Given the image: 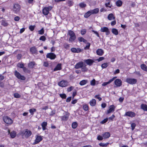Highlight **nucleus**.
Masks as SVG:
<instances>
[{"label": "nucleus", "mask_w": 147, "mask_h": 147, "mask_svg": "<svg viewBox=\"0 0 147 147\" xmlns=\"http://www.w3.org/2000/svg\"><path fill=\"white\" fill-rule=\"evenodd\" d=\"M107 18L110 20H115V17L114 16L113 14L112 13H110L108 15Z\"/></svg>", "instance_id": "23"}, {"label": "nucleus", "mask_w": 147, "mask_h": 147, "mask_svg": "<svg viewBox=\"0 0 147 147\" xmlns=\"http://www.w3.org/2000/svg\"><path fill=\"white\" fill-rule=\"evenodd\" d=\"M86 29H83V30H82L81 31V34L82 35H84L86 33Z\"/></svg>", "instance_id": "55"}, {"label": "nucleus", "mask_w": 147, "mask_h": 147, "mask_svg": "<svg viewBox=\"0 0 147 147\" xmlns=\"http://www.w3.org/2000/svg\"><path fill=\"white\" fill-rule=\"evenodd\" d=\"M108 118H106L105 119H104V120H103L102 121H101L100 122V123L102 124H103L105 123H106L108 121Z\"/></svg>", "instance_id": "53"}, {"label": "nucleus", "mask_w": 147, "mask_h": 147, "mask_svg": "<svg viewBox=\"0 0 147 147\" xmlns=\"http://www.w3.org/2000/svg\"><path fill=\"white\" fill-rule=\"evenodd\" d=\"M9 134H10L11 137L12 138H14L16 136V133L15 131H13L10 132L9 130L8 131Z\"/></svg>", "instance_id": "19"}, {"label": "nucleus", "mask_w": 147, "mask_h": 147, "mask_svg": "<svg viewBox=\"0 0 147 147\" xmlns=\"http://www.w3.org/2000/svg\"><path fill=\"white\" fill-rule=\"evenodd\" d=\"M103 137L100 135L98 136L97 139L99 140H102L103 139Z\"/></svg>", "instance_id": "57"}, {"label": "nucleus", "mask_w": 147, "mask_h": 147, "mask_svg": "<svg viewBox=\"0 0 147 147\" xmlns=\"http://www.w3.org/2000/svg\"><path fill=\"white\" fill-rule=\"evenodd\" d=\"M20 6L18 3H15L14 4L13 11L15 13H18L20 11Z\"/></svg>", "instance_id": "2"}, {"label": "nucleus", "mask_w": 147, "mask_h": 147, "mask_svg": "<svg viewBox=\"0 0 147 147\" xmlns=\"http://www.w3.org/2000/svg\"><path fill=\"white\" fill-rule=\"evenodd\" d=\"M100 31L102 32H105L107 35H108L110 34V32L108 28L106 27H103L101 28Z\"/></svg>", "instance_id": "11"}, {"label": "nucleus", "mask_w": 147, "mask_h": 147, "mask_svg": "<svg viewBox=\"0 0 147 147\" xmlns=\"http://www.w3.org/2000/svg\"><path fill=\"white\" fill-rule=\"evenodd\" d=\"M3 120L5 123L8 124H11L13 122L12 120L7 116L4 117Z\"/></svg>", "instance_id": "4"}, {"label": "nucleus", "mask_w": 147, "mask_h": 147, "mask_svg": "<svg viewBox=\"0 0 147 147\" xmlns=\"http://www.w3.org/2000/svg\"><path fill=\"white\" fill-rule=\"evenodd\" d=\"M90 44L89 43H87L86 46L84 47L85 49H89L90 46Z\"/></svg>", "instance_id": "52"}, {"label": "nucleus", "mask_w": 147, "mask_h": 147, "mask_svg": "<svg viewBox=\"0 0 147 147\" xmlns=\"http://www.w3.org/2000/svg\"><path fill=\"white\" fill-rule=\"evenodd\" d=\"M84 62H86V64L89 66L91 65L94 62V61L91 59H88L84 60Z\"/></svg>", "instance_id": "17"}, {"label": "nucleus", "mask_w": 147, "mask_h": 147, "mask_svg": "<svg viewBox=\"0 0 147 147\" xmlns=\"http://www.w3.org/2000/svg\"><path fill=\"white\" fill-rule=\"evenodd\" d=\"M77 123L76 122H73L72 124V128L75 129L77 127Z\"/></svg>", "instance_id": "39"}, {"label": "nucleus", "mask_w": 147, "mask_h": 147, "mask_svg": "<svg viewBox=\"0 0 147 147\" xmlns=\"http://www.w3.org/2000/svg\"><path fill=\"white\" fill-rule=\"evenodd\" d=\"M1 24L2 25L4 26H6L8 25V24L4 20H2L1 22Z\"/></svg>", "instance_id": "42"}, {"label": "nucleus", "mask_w": 147, "mask_h": 147, "mask_svg": "<svg viewBox=\"0 0 147 147\" xmlns=\"http://www.w3.org/2000/svg\"><path fill=\"white\" fill-rule=\"evenodd\" d=\"M69 114L67 112H65L63 116L61 117V120L63 121H66L69 118Z\"/></svg>", "instance_id": "7"}, {"label": "nucleus", "mask_w": 147, "mask_h": 147, "mask_svg": "<svg viewBox=\"0 0 147 147\" xmlns=\"http://www.w3.org/2000/svg\"><path fill=\"white\" fill-rule=\"evenodd\" d=\"M83 109L85 111H87L88 109V107L87 105H85L83 106Z\"/></svg>", "instance_id": "48"}, {"label": "nucleus", "mask_w": 147, "mask_h": 147, "mask_svg": "<svg viewBox=\"0 0 147 147\" xmlns=\"http://www.w3.org/2000/svg\"><path fill=\"white\" fill-rule=\"evenodd\" d=\"M68 34L70 37L69 39V41L70 42H72L74 41L76 39V36L74 33L71 30H69L68 32Z\"/></svg>", "instance_id": "1"}, {"label": "nucleus", "mask_w": 147, "mask_h": 147, "mask_svg": "<svg viewBox=\"0 0 147 147\" xmlns=\"http://www.w3.org/2000/svg\"><path fill=\"white\" fill-rule=\"evenodd\" d=\"M141 108L144 111H147V105L142 104L141 105Z\"/></svg>", "instance_id": "28"}, {"label": "nucleus", "mask_w": 147, "mask_h": 147, "mask_svg": "<svg viewBox=\"0 0 147 147\" xmlns=\"http://www.w3.org/2000/svg\"><path fill=\"white\" fill-rule=\"evenodd\" d=\"M20 19V17L17 16L15 17L14 20L16 21H18Z\"/></svg>", "instance_id": "61"}, {"label": "nucleus", "mask_w": 147, "mask_h": 147, "mask_svg": "<svg viewBox=\"0 0 147 147\" xmlns=\"http://www.w3.org/2000/svg\"><path fill=\"white\" fill-rule=\"evenodd\" d=\"M22 134L23 136H24L26 138H28L31 135L32 132L30 131L28 129H26L22 131Z\"/></svg>", "instance_id": "3"}, {"label": "nucleus", "mask_w": 147, "mask_h": 147, "mask_svg": "<svg viewBox=\"0 0 147 147\" xmlns=\"http://www.w3.org/2000/svg\"><path fill=\"white\" fill-rule=\"evenodd\" d=\"M136 125L135 123H132L131 124V127L132 130H133L135 129Z\"/></svg>", "instance_id": "56"}, {"label": "nucleus", "mask_w": 147, "mask_h": 147, "mask_svg": "<svg viewBox=\"0 0 147 147\" xmlns=\"http://www.w3.org/2000/svg\"><path fill=\"white\" fill-rule=\"evenodd\" d=\"M89 104L91 106H94L96 104V101L94 99H92L90 101Z\"/></svg>", "instance_id": "21"}, {"label": "nucleus", "mask_w": 147, "mask_h": 147, "mask_svg": "<svg viewBox=\"0 0 147 147\" xmlns=\"http://www.w3.org/2000/svg\"><path fill=\"white\" fill-rule=\"evenodd\" d=\"M108 65V64L107 63H104L102 64L101 67L102 68H105L107 67Z\"/></svg>", "instance_id": "44"}, {"label": "nucleus", "mask_w": 147, "mask_h": 147, "mask_svg": "<svg viewBox=\"0 0 147 147\" xmlns=\"http://www.w3.org/2000/svg\"><path fill=\"white\" fill-rule=\"evenodd\" d=\"M76 53H79L82 51V50L79 48L76 49Z\"/></svg>", "instance_id": "62"}, {"label": "nucleus", "mask_w": 147, "mask_h": 147, "mask_svg": "<svg viewBox=\"0 0 147 147\" xmlns=\"http://www.w3.org/2000/svg\"><path fill=\"white\" fill-rule=\"evenodd\" d=\"M63 46L65 48L67 49L69 47V44L67 43H65L64 44Z\"/></svg>", "instance_id": "60"}, {"label": "nucleus", "mask_w": 147, "mask_h": 147, "mask_svg": "<svg viewBox=\"0 0 147 147\" xmlns=\"http://www.w3.org/2000/svg\"><path fill=\"white\" fill-rule=\"evenodd\" d=\"M22 69L24 71L25 73H30V71L24 67Z\"/></svg>", "instance_id": "38"}, {"label": "nucleus", "mask_w": 147, "mask_h": 147, "mask_svg": "<svg viewBox=\"0 0 147 147\" xmlns=\"http://www.w3.org/2000/svg\"><path fill=\"white\" fill-rule=\"evenodd\" d=\"M43 65L45 67H47L49 65L48 63L47 62H44L43 64Z\"/></svg>", "instance_id": "63"}, {"label": "nucleus", "mask_w": 147, "mask_h": 147, "mask_svg": "<svg viewBox=\"0 0 147 147\" xmlns=\"http://www.w3.org/2000/svg\"><path fill=\"white\" fill-rule=\"evenodd\" d=\"M38 34L42 35L44 33V30L43 28H42L40 30L38 31Z\"/></svg>", "instance_id": "45"}, {"label": "nucleus", "mask_w": 147, "mask_h": 147, "mask_svg": "<svg viewBox=\"0 0 147 147\" xmlns=\"http://www.w3.org/2000/svg\"><path fill=\"white\" fill-rule=\"evenodd\" d=\"M30 113H31V114L32 115H33L34 114V112H35L36 111V110L35 109H30L29 110Z\"/></svg>", "instance_id": "37"}, {"label": "nucleus", "mask_w": 147, "mask_h": 147, "mask_svg": "<svg viewBox=\"0 0 147 147\" xmlns=\"http://www.w3.org/2000/svg\"><path fill=\"white\" fill-rule=\"evenodd\" d=\"M71 51L73 53H76V48H72L71 49Z\"/></svg>", "instance_id": "59"}, {"label": "nucleus", "mask_w": 147, "mask_h": 147, "mask_svg": "<svg viewBox=\"0 0 147 147\" xmlns=\"http://www.w3.org/2000/svg\"><path fill=\"white\" fill-rule=\"evenodd\" d=\"M14 74L16 77L18 79L22 80H24L25 79V77L23 76L20 74L17 71H15Z\"/></svg>", "instance_id": "6"}, {"label": "nucleus", "mask_w": 147, "mask_h": 147, "mask_svg": "<svg viewBox=\"0 0 147 147\" xmlns=\"http://www.w3.org/2000/svg\"><path fill=\"white\" fill-rule=\"evenodd\" d=\"M110 136V134L109 132H105L102 134V137L104 139L108 138Z\"/></svg>", "instance_id": "18"}, {"label": "nucleus", "mask_w": 147, "mask_h": 147, "mask_svg": "<svg viewBox=\"0 0 147 147\" xmlns=\"http://www.w3.org/2000/svg\"><path fill=\"white\" fill-rule=\"evenodd\" d=\"M68 82L66 80H63L58 83V85L60 86L61 87H65L68 85Z\"/></svg>", "instance_id": "9"}, {"label": "nucleus", "mask_w": 147, "mask_h": 147, "mask_svg": "<svg viewBox=\"0 0 147 147\" xmlns=\"http://www.w3.org/2000/svg\"><path fill=\"white\" fill-rule=\"evenodd\" d=\"M52 8V7L50 6L44 8L42 11L43 14L45 15H47L49 13V11L51 10Z\"/></svg>", "instance_id": "8"}, {"label": "nucleus", "mask_w": 147, "mask_h": 147, "mask_svg": "<svg viewBox=\"0 0 147 147\" xmlns=\"http://www.w3.org/2000/svg\"><path fill=\"white\" fill-rule=\"evenodd\" d=\"M99 96V95H96L94 96V98L98 99L100 101L102 100V98Z\"/></svg>", "instance_id": "50"}, {"label": "nucleus", "mask_w": 147, "mask_h": 147, "mask_svg": "<svg viewBox=\"0 0 147 147\" xmlns=\"http://www.w3.org/2000/svg\"><path fill=\"white\" fill-rule=\"evenodd\" d=\"M116 4L117 6L120 7L122 4V2L121 0H118L116 2Z\"/></svg>", "instance_id": "31"}, {"label": "nucleus", "mask_w": 147, "mask_h": 147, "mask_svg": "<svg viewBox=\"0 0 147 147\" xmlns=\"http://www.w3.org/2000/svg\"><path fill=\"white\" fill-rule=\"evenodd\" d=\"M59 96L61 98H65L66 97V96L65 94H60Z\"/></svg>", "instance_id": "51"}, {"label": "nucleus", "mask_w": 147, "mask_h": 147, "mask_svg": "<svg viewBox=\"0 0 147 147\" xmlns=\"http://www.w3.org/2000/svg\"><path fill=\"white\" fill-rule=\"evenodd\" d=\"M90 85L92 86H94L95 85V80L94 79L90 81Z\"/></svg>", "instance_id": "49"}, {"label": "nucleus", "mask_w": 147, "mask_h": 147, "mask_svg": "<svg viewBox=\"0 0 147 147\" xmlns=\"http://www.w3.org/2000/svg\"><path fill=\"white\" fill-rule=\"evenodd\" d=\"M35 27V26H30L29 27V29L31 31H33Z\"/></svg>", "instance_id": "54"}, {"label": "nucleus", "mask_w": 147, "mask_h": 147, "mask_svg": "<svg viewBox=\"0 0 147 147\" xmlns=\"http://www.w3.org/2000/svg\"><path fill=\"white\" fill-rule=\"evenodd\" d=\"M39 40L43 41H45L46 40V38L44 36H41L39 38Z\"/></svg>", "instance_id": "43"}, {"label": "nucleus", "mask_w": 147, "mask_h": 147, "mask_svg": "<svg viewBox=\"0 0 147 147\" xmlns=\"http://www.w3.org/2000/svg\"><path fill=\"white\" fill-rule=\"evenodd\" d=\"M13 95L14 97L16 98H19L21 97V95L17 93L14 94Z\"/></svg>", "instance_id": "40"}, {"label": "nucleus", "mask_w": 147, "mask_h": 147, "mask_svg": "<svg viewBox=\"0 0 147 147\" xmlns=\"http://www.w3.org/2000/svg\"><path fill=\"white\" fill-rule=\"evenodd\" d=\"M141 67L143 70L147 71V66L145 64H142L141 65Z\"/></svg>", "instance_id": "29"}, {"label": "nucleus", "mask_w": 147, "mask_h": 147, "mask_svg": "<svg viewBox=\"0 0 147 147\" xmlns=\"http://www.w3.org/2000/svg\"><path fill=\"white\" fill-rule=\"evenodd\" d=\"M81 8H83L85 7L86 5V4L84 3H82L79 4Z\"/></svg>", "instance_id": "47"}, {"label": "nucleus", "mask_w": 147, "mask_h": 147, "mask_svg": "<svg viewBox=\"0 0 147 147\" xmlns=\"http://www.w3.org/2000/svg\"><path fill=\"white\" fill-rule=\"evenodd\" d=\"M61 64H58L57 65L56 67L54 68V71L59 70L61 69Z\"/></svg>", "instance_id": "24"}, {"label": "nucleus", "mask_w": 147, "mask_h": 147, "mask_svg": "<svg viewBox=\"0 0 147 147\" xmlns=\"http://www.w3.org/2000/svg\"><path fill=\"white\" fill-rule=\"evenodd\" d=\"M99 11V9L98 8H96L93 10H90V12L92 14H94L97 13Z\"/></svg>", "instance_id": "25"}, {"label": "nucleus", "mask_w": 147, "mask_h": 147, "mask_svg": "<svg viewBox=\"0 0 147 147\" xmlns=\"http://www.w3.org/2000/svg\"><path fill=\"white\" fill-rule=\"evenodd\" d=\"M30 51L32 53H37V51L36 48L34 47H31L30 49Z\"/></svg>", "instance_id": "26"}, {"label": "nucleus", "mask_w": 147, "mask_h": 147, "mask_svg": "<svg viewBox=\"0 0 147 147\" xmlns=\"http://www.w3.org/2000/svg\"><path fill=\"white\" fill-rule=\"evenodd\" d=\"M74 88V87L73 86H71L67 89V92H69L71 91Z\"/></svg>", "instance_id": "58"}, {"label": "nucleus", "mask_w": 147, "mask_h": 147, "mask_svg": "<svg viewBox=\"0 0 147 147\" xmlns=\"http://www.w3.org/2000/svg\"><path fill=\"white\" fill-rule=\"evenodd\" d=\"M56 55L53 53H49L46 55L47 58L50 59H54L56 58Z\"/></svg>", "instance_id": "10"}, {"label": "nucleus", "mask_w": 147, "mask_h": 147, "mask_svg": "<svg viewBox=\"0 0 147 147\" xmlns=\"http://www.w3.org/2000/svg\"><path fill=\"white\" fill-rule=\"evenodd\" d=\"M105 6L106 7H109V8H111L112 7V5L110 4L109 2L108 3H106L105 4Z\"/></svg>", "instance_id": "46"}, {"label": "nucleus", "mask_w": 147, "mask_h": 147, "mask_svg": "<svg viewBox=\"0 0 147 147\" xmlns=\"http://www.w3.org/2000/svg\"><path fill=\"white\" fill-rule=\"evenodd\" d=\"M88 82L87 80H84L81 81L80 82V84L81 86H83L86 84Z\"/></svg>", "instance_id": "30"}, {"label": "nucleus", "mask_w": 147, "mask_h": 147, "mask_svg": "<svg viewBox=\"0 0 147 147\" xmlns=\"http://www.w3.org/2000/svg\"><path fill=\"white\" fill-rule=\"evenodd\" d=\"M92 14L90 11H88L84 15V17L85 18H88Z\"/></svg>", "instance_id": "32"}, {"label": "nucleus", "mask_w": 147, "mask_h": 147, "mask_svg": "<svg viewBox=\"0 0 147 147\" xmlns=\"http://www.w3.org/2000/svg\"><path fill=\"white\" fill-rule=\"evenodd\" d=\"M115 107L114 105H112L109 106V109L107 111V114H108L111 112H113L115 110Z\"/></svg>", "instance_id": "14"}, {"label": "nucleus", "mask_w": 147, "mask_h": 147, "mask_svg": "<svg viewBox=\"0 0 147 147\" xmlns=\"http://www.w3.org/2000/svg\"><path fill=\"white\" fill-rule=\"evenodd\" d=\"M41 136H37L35 139V142L34 143V144H37L40 142L42 140Z\"/></svg>", "instance_id": "16"}, {"label": "nucleus", "mask_w": 147, "mask_h": 147, "mask_svg": "<svg viewBox=\"0 0 147 147\" xmlns=\"http://www.w3.org/2000/svg\"><path fill=\"white\" fill-rule=\"evenodd\" d=\"M114 83L116 87H120L122 85V81L120 79H117L115 81Z\"/></svg>", "instance_id": "13"}, {"label": "nucleus", "mask_w": 147, "mask_h": 147, "mask_svg": "<svg viewBox=\"0 0 147 147\" xmlns=\"http://www.w3.org/2000/svg\"><path fill=\"white\" fill-rule=\"evenodd\" d=\"M96 52L97 54L99 56L102 55L104 53L103 50L101 49H97L96 51Z\"/></svg>", "instance_id": "20"}, {"label": "nucleus", "mask_w": 147, "mask_h": 147, "mask_svg": "<svg viewBox=\"0 0 147 147\" xmlns=\"http://www.w3.org/2000/svg\"><path fill=\"white\" fill-rule=\"evenodd\" d=\"M35 65V62H30L28 64V67L30 68H33L34 67V65Z\"/></svg>", "instance_id": "22"}, {"label": "nucleus", "mask_w": 147, "mask_h": 147, "mask_svg": "<svg viewBox=\"0 0 147 147\" xmlns=\"http://www.w3.org/2000/svg\"><path fill=\"white\" fill-rule=\"evenodd\" d=\"M116 24V22L115 20L112 21L111 23V26H114Z\"/></svg>", "instance_id": "64"}, {"label": "nucleus", "mask_w": 147, "mask_h": 147, "mask_svg": "<svg viewBox=\"0 0 147 147\" xmlns=\"http://www.w3.org/2000/svg\"><path fill=\"white\" fill-rule=\"evenodd\" d=\"M111 80H109V81L107 82H104L102 84V86H106L108 84H109L111 83Z\"/></svg>", "instance_id": "41"}, {"label": "nucleus", "mask_w": 147, "mask_h": 147, "mask_svg": "<svg viewBox=\"0 0 147 147\" xmlns=\"http://www.w3.org/2000/svg\"><path fill=\"white\" fill-rule=\"evenodd\" d=\"M125 115L131 117H133L135 116V114L134 112L131 111H128L125 113Z\"/></svg>", "instance_id": "15"}, {"label": "nucleus", "mask_w": 147, "mask_h": 147, "mask_svg": "<svg viewBox=\"0 0 147 147\" xmlns=\"http://www.w3.org/2000/svg\"><path fill=\"white\" fill-rule=\"evenodd\" d=\"M24 63H19L17 65L18 67H19L21 68H23L24 67Z\"/></svg>", "instance_id": "35"}, {"label": "nucleus", "mask_w": 147, "mask_h": 147, "mask_svg": "<svg viewBox=\"0 0 147 147\" xmlns=\"http://www.w3.org/2000/svg\"><path fill=\"white\" fill-rule=\"evenodd\" d=\"M112 32L115 35H117L118 34L117 30L115 28H113L112 29Z\"/></svg>", "instance_id": "33"}, {"label": "nucleus", "mask_w": 147, "mask_h": 147, "mask_svg": "<svg viewBox=\"0 0 147 147\" xmlns=\"http://www.w3.org/2000/svg\"><path fill=\"white\" fill-rule=\"evenodd\" d=\"M78 40L80 42H83L85 43H86L87 42V40L82 37H79L78 38Z\"/></svg>", "instance_id": "34"}, {"label": "nucleus", "mask_w": 147, "mask_h": 147, "mask_svg": "<svg viewBox=\"0 0 147 147\" xmlns=\"http://www.w3.org/2000/svg\"><path fill=\"white\" fill-rule=\"evenodd\" d=\"M126 82L131 84H135L136 83L137 80L134 78H127L126 80Z\"/></svg>", "instance_id": "5"}, {"label": "nucleus", "mask_w": 147, "mask_h": 147, "mask_svg": "<svg viewBox=\"0 0 147 147\" xmlns=\"http://www.w3.org/2000/svg\"><path fill=\"white\" fill-rule=\"evenodd\" d=\"M86 66V65L85 64V65H84V66L81 68V70L82 71H87L88 69Z\"/></svg>", "instance_id": "36"}, {"label": "nucleus", "mask_w": 147, "mask_h": 147, "mask_svg": "<svg viewBox=\"0 0 147 147\" xmlns=\"http://www.w3.org/2000/svg\"><path fill=\"white\" fill-rule=\"evenodd\" d=\"M47 123L46 122H43L41 124L43 130H45L46 129V127L47 126Z\"/></svg>", "instance_id": "27"}, {"label": "nucleus", "mask_w": 147, "mask_h": 147, "mask_svg": "<svg viewBox=\"0 0 147 147\" xmlns=\"http://www.w3.org/2000/svg\"><path fill=\"white\" fill-rule=\"evenodd\" d=\"M85 65V63L82 61L78 62L75 65V68L77 69L81 68Z\"/></svg>", "instance_id": "12"}]
</instances>
